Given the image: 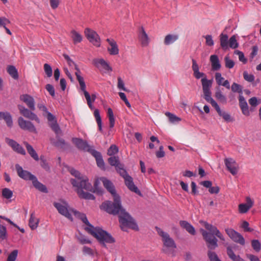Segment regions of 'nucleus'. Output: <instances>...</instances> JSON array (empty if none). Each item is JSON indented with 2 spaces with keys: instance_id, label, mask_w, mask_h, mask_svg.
I'll return each mask as SVG.
<instances>
[{
  "instance_id": "nucleus-52",
  "label": "nucleus",
  "mask_w": 261,
  "mask_h": 261,
  "mask_svg": "<svg viewBox=\"0 0 261 261\" xmlns=\"http://www.w3.org/2000/svg\"><path fill=\"white\" fill-rule=\"evenodd\" d=\"M215 80L217 84L219 86H221L223 81H225L224 77L222 76L221 73L220 72H216L215 73Z\"/></svg>"
},
{
  "instance_id": "nucleus-3",
  "label": "nucleus",
  "mask_w": 261,
  "mask_h": 261,
  "mask_svg": "<svg viewBox=\"0 0 261 261\" xmlns=\"http://www.w3.org/2000/svg\"><path fill=\"white\" fill-rule=\"evenodd\" d=\"M101 180L104 187L112 194L114 199L113 202L111 201H107L102 203L101 207L108 213H116L118 212V208L120 207V198L116 194L115 187L110 180L104 177L101 178Z\"/></svg>"
},
{
  "instance_id": "nucleus-25",
  "label": "nucleus",
  "mask_w": 261,
  "mask_h": 261,
  "mask_svg": "<svg viewBox=\"0 0 261 261\" xmlns=\"http://www.w3.org/2000/svg\"><path fill=\"white\" fill-rule=\"evenodd\" d=\"M179 39V35L177 34H169L164 38V43L166 45H169L174 43Z\"/></svg>"
},
{
  "instance_id": "nucleus-11",
  "label": "nucleus",
  "mask_w": 261,
  "mask_h": 261,
  "mask_svg": "<svg viewBox=\"0 0 261 261\" xmlns=\"http://www.w3.org/2000/svg\"><path fill=\"white\" fill-rule=\"evenodd\" d=\"M85 34L88 40L94 46L96 47L100 46V38L95 31L89 28H86Z\"/></svg>"
},
{
  "instance_id": "nucleus-16",
  "label": "nucleus",
  "mask_w": 261,
  "mask_h": 261,
  "mask_svg": "<svg viewBox=\"0 0 261 261\" xmlns=\"http://www.w3.org/2000/svg\"><path fill=\"white\" fill-rule=\"evenodd\" d=\"M16 170L18 175L22 179L25 180H32L34 179L35 175H33L31 172L28 171L23 169L21 166L19 164L15 165Z\"/></svg>"
},
{
  "instance_id": "nucleus-33",
  "label": "nucleus",
  "mask_w": 261,
  "mask_h": 261,
  "mask_svg": "<svg viewBox=\"0 0 261 261\" xmlns=\"http://www.w3.org/2000/svg\"><path fill=\"white\" fill-rule=\"evenodd\" d=\"M32 181L33 186L35 187V188H36L37 189H38V190H39L41 192H42L44 193L47 192V189L46 188V187L44 185H43L38 180V179L36 176H35L34 179H32Z\"/></svg>"
},
{
  "instance_id": "nucleus-47",
  "label": "nucleus",
  "mask_w": 261,
  "mask_h": 261,
  "mask_svg": "<svg viewBox=\"0 0 261 261\" xmlns=\"http://www.w3.org/2000/svg\"><path fill=\"white\" fill-rule=\"evenodd\" d=\"M44 70L45 73L47 75V77H50L52 76V74H53L52 68L49 64L45 63L44 65Z\"/></svg>"
},
{
  "instance_id": "nucleus-63",
  "label": "nucleus",
  "mask_w": 261,
  "mask_h": 261,
  "mask_svg": "<svg viewBox=\"0 0 261 261\" xmlns=\"http://www.w3.org/2000/svg\"><path fill=\"white\" fill-rule=\"evenodd\" d=\"M83 251L84 254H88L90 255H93V250L89 247L87 246H84L83 247Z\"/></svg>"
},
{
  "instance_id": "nucleus-57",
  "label": "nucleus",
  "mask_w": 261,
  "mask_h": 261,
  "mask_svg": "<svg viewBox=\"0 0 261 261\" xmlns=\"http://www.w3.org/2000/svg\"><path fill=\"white\" fill-rule=\"evenodd\" d=\"M208 256L210 261H221L217 255L214 252L208 251Z\"/></svg>"
},
{
  "instance_id": "nucleus-40",
  "label": "nucleus",
  "mask_w": 261,
  "mask_h": 261,
  "mask_svg": "<svg viewBox=\"0 0 261 261\" xmlns=\"http://www.w3.org/2000/svg\"><path fill=\"white\" fill-rule=\"evenodd\" d=\"M2 196L7 199H10L13 196V191L9 188H4L2 191Z\"/></svg>"
},
{
  "instance_id": "nucleus-36",
  "label": "nucleus",
  "mask_w": 261,
  "mask_h": 261,
  "mask_svg": "<svg viewBox=\"0 0 261 261\" xmlns=\"http://www.w3.org/2000/svg\"><path fill=\"white\" fill-rule=\"evenodd\" d=\"M7 70L8 73L14 79L16 80L18 78V71L15 66L9 65L7 67Z\"/></svg>"
},
{
  "instance_id": "nucleus-64",
  "label": "nucleus",
  "mask_w": 261,
  "mask_h": 261,
  "mask_svg": "<svg viewBox=\"0 0 261 261\" xmlns=\"http://www.w3.org/2000/svg\"><path fill=\"white\" fill-rule=\"evenodd\" d=\"M56 145L61 148H64L66 146V143L63 139H59L56 142Z\"/></svg>"
},
{
  "instance_id": "nucleus-50",
  "label": "nucleus",
  "mask_w": 261,
  "mask_h": 261,
  "mask_svg": "<svg viewBox=\"0 0 261 261\" xmlns=\"http://www.w3.org/2000/svg\"><path fill=\"white\" fill-rule=\"evenodd\" d=\"M118 152V147L115 145H112L108 150V154L110 156H112L113 155L116 154Z\"/></svg>"
},
{
  "instance_id": "nucleus-30",
  "label": "nucleus",
  "mask_w": 261,
  "mask_h": 261,
  "mask_svg": "<svg viewBox=\"0 0 261 261\" xmlns=\"http://www.w3.org/2000/svg\"><path fill=\"white\" fill-rule=\"evenodd\" d=\"M24 145H25L26 149L28 151V152L30 155V156L33 158L35 161H38L39 160L38 154L36 151L33 148V147L29 144L28 142H24Z\"/></svg>"
},
{
  "instance_id": "nucleus-38",
  "label": "nucleus",
  "mask_w": 261,
  "mask_h": 261,
  "mask_svg": "<svg viewBox=\"0 0 261 261\" xmlns=\"http://www.w3.org/2000/svg\"><path fill=\"white\" fill-rule=\"evenodd\" d=\"M165 115L168 117L170 122L172 123H177L181 121V119L179 117L170 112H166Z\"/></svg>"
},
{
  "instance_id": "nucleus-23",
  "label": "nucleus",
  "mask_w": 261,
  "mask_h": 261,
  "mask_svg": "<svg viewBox=\"0 0 261 261\" xmlns=\"http://www.w3.org/2000/svg\"><path fill=\"white\" fill-rule=\"evenodd\" d=\"M107 41L109 44L108 50L111 55H117L119 54V48L116 42L113 39L108 38Z\"/></svg>"
},
{
  "instance_id": "nucleus-32",
  "label": "nucleus",
  "mask_w": 261,
  "mask_h": 261,
  "mask_svg": "<svg viewBox=\"0 0 261 261\" xmlns=\"http://www.w3.org/2000/svg\"><path fill=\"white\" fill-rule=\"evenodd\" d=\"M39 222V219L35 217V213H32L31 214L29 222V225L31 229L34 230L36 229L38 226Z\"/></svg>"
},
{
  "instance_id": "nucleus-58",
  "label": "nucleus",
  "mask_w": 261,
  "mask_h": 261,
  "mask_svg": "<svg viewBox=\"0 0 261 261\" xmlns=\"http://www.w3.org/2000/svg\"><path fill=\"white\" fill-rule=\"evenodd\" d=\"M10 23V21L5 17H0V27L4 28L6 27V25Z\"/></svg>"
},
{
  "instance_id": "nucleus-35",
  "label": "nucleus",
  "mask_w": 261,
  "mask_h": 261,
  "mask_svg": "<svg viewBox=\"0 0 261 261\" xmlns=\"http://www.w3.org/2000/svg\"><path fill=\"white\" fill-rule=\"evenodd\" d=\"M71 37L72 38L74 44L80 43L83 39L82 35L75 30L71 31Z\"/></svg>"
},
{
  "instance_id": "nucleus-48",
  "label": "nucleus",
  "mask_w": 261,
  "mask_h": 261,
  "mask_svg": "<svg viewBox=\"0 0 261 261\" xmlns=\"http://www.w3.org/2000/svg\"><path fill=\"white\" fill-rule=\"evenodd\" d=\"M244 79L248 82H252L254 81V76L252 74H249L247 71L243 72Z\"/></svg>"
},
{
  "instance_id": "nucleus-59",
  "label": "nucleus",
  "mask_w": 261,
  "mask_h": 261,
  "mask_svg": "<svg viewBox=\"0 0 261 261\" xmlns=\"http://www.w3.org/2000/svg\"><path fill=\"white\" fill-rule=\"evenodd\" d=\"M37 107L40 110L43 111L44 113L43 114L44 116H45V114H46V113H48V112L45 104L42 101L39 102L37 104Z\"/></svg>"
},
{
  "instance_id": "nucleus-51",
  "label": "nucleus",
  "mask_w": 261,
  "mask_h": 261,
  "mask_svg": "<svg viewBox=\"0 0 261 261\" xmlns=\"http://www.w3.org/2000/svg\"><path fill=\"white\" fill-rule=\"evenodd\" d=\"M17 250H13L9 255L7 261H15L17 256Z\"/></svg>"
},
{
  "instance_id": "nucleus-42",
  "label": "nucleus",
  "mask_w": 261,
  "mask_h": 261,
  "mask_svg": "<svg viewBox=\"0 0 261 261\" xmlns=\"http://www.w3.org/2000/svg\"><path fill=\"white\" fill-rule=\"evenodd\" d=\"M231 89L232 91L233 92H238L240 95L243 94L242 87L236 83H233L232 84Z\"/></svg>"
},
{
  "instance_id": "nucleus-55",
  "label": "nucleus",
  "mask_w": 261,
  "mask_h": 261,
  "mask_svg": "<svg viewBox=\"0 0 261 261\" xmlns=\"http://www.w3.org/2000/svg\"><path fill=\"white\" fill-rule=\"evenodd\" d=\"M40 161H41V163H40L41 166L42 168H43L45 170H46V171L49 170V166L43 156H40Z\"/></svg>"
},
{
  "instance_id": "nucleus-54",
  "label": "nucleus",
  "mask_w": 261,
  "mask_h": 261,
  "mask_svg": "<svg viewBox=\"0 0 261 261\" xmlns=\"http://www.w3.org/2000/svg\"><path fill=\"white\" fill-rule=\"evenodd\" d=\"M205 39V44L206 45L208 46H212L214 44V42L213 39V37L212 35H207L204 36Z\"/></svg>"
},
{
  "instance_id": "nucleus-34",
  "label": "nucleus",
  "mask_w": 261,
  "mask_h": 261,
  "mask_svg": "<svg viewBox=\"0 0 261 261\" xmlns=\"http://www.w3.org/2000/svg\"><path fill=\"white\" fill-rule=\"evenodd\" d=\"M64 57L65 59L66 60V61H67V63H68V64L69 65V66H70V67H74L75 69L76 70V71L75 72L76 76L77 77L76 73H77L80 76H82L81 75V72L80 71V70L78 68V67L76 66V65L70 58V57L68 55H64Z\"/></svg>"
},
{
  "instance_id": "nucleus-41",
  "label": "nucleus",
  "mask_w": 261,
  "mask_h": 261,
  "mask_svg": "<svg viewBox=\"0 0 261 261\" xmlns=\"http://www.w3.org/2000/svg\"><path fill=\"white\" fill-rule=\"evenodd\" d=\"M8 238V233L5 226H0V243L6 240Z\"/></svg>"
},
{
  "instance_id": "nucleus-10",
  "label": "nucleus",
  "mask_w": 261,
  "mask_h": 261,
  "mask_svg": "<svg viewBox=\"0 0 261 261\" xmlns=\"http://www.w3.org/2000/svg\"><path fill=\"white\" fill-rule=\"evenodd\" d=\"M193 75L194 77L196 79H201V82L202 86V90L204 94V98L205 99V90H208L210 92V96H211V88L212 86L213 80H207L206 76V75L199 71L195 72L193 73Z\"/></svg>"
},
{
  "instance_id": "nucleus-29",
  "label": "nucleus",
  "mask_w": 261,
  "mask_h": 261,
  "mask_svg": "<svg viewBox=\"0 0 261 261\" xmlns=\"http://www.w3.org/2000/svg\"><path fill=\"white\" fill-rule=\"evenodd\" d=\"M180 226L185 229L189 233L194 235L195 234V230L194 227L186 221H180L179 222Z\"/></svg>"
},
{
  "instance_id": "nucleus-28",
  "label": "nucleus",
  "mask_w": 261,
  "mask_h": 261,
  "mask_svg": "<svg viewBox=\"0 0 261 261\" xmlns=\"http://www.w3.org/2000/svg\"><path fill=\"white\" fill-rule=\"evenodd\" d=\"M0 120H4L8 126L11 127L12 126L13 121L10 113L0 112Z\"/></svg>"
},
{
  "instance_id": "nucleus-56",
  "label": "nucleus",
  "mask_w": 261,
  "mask_h": 261,
  "mask_svg": "<svg viewBox=\"0 0 261 261\" xmlns=\"http://www.w3.org/2000/svg\"><path fill=\"white\" fill-rule=\"evenodd\" d=\"M249 224L246 221H243L241 224V227L244 229L245 231L252 232L253 231L252 228L249 227Z\"/></svg>"
},
{
  "instance_id": "nucleus-22",
  "label": "nucleus",
  "mask_w": 261,
  "mask_h": 261,
  "mask_svg": "<svg viewBox=\"0 0 261 261\" xmlns=\"http://www.w3.org/2000/svg\"><path fill=\"white\" fill-rule=\"evenodd\" d=\"M93 64L98 68H102L106 71H112V68L109 66L108 63L103 59H95L93 60Z\"/></svg>"
},
{
  "instance_id": "nucleus-5",
  "label": "nucleus",
  "mask_w": 261,
  "mask_h": 261,
  "mask_svg": "<svg viewBox=\"0 0 261 261\" xmlns=\"http://www.w3.org/2000/svg\"><path fill=\"white\" fill-rule=\"evenodd\" d=\"M116 213H110L113 215L119 214V222L121 229L126 231L127 228H131L135 230H138V226L131 216L123 208L120 201V207Z\"/></svg>"
},
{
  "instance_id": "nucleus-19",
  "label": "nucleus",
  "mask_w": 261,
  "mask_h": 261,
  "mask_svg": "<svg viewBox=\"0 0 261 261\" xmlns=\"http://www.w3.org/2000/svg\"><path fill=\"white\" fill-rule=\"evenodd\" d=\"M5 140L6 142L10 146L15 152L22 155L26 154L25 151L23 148L14 140L6 138Z\"/></svg>"
},
{
  "instance_id": "nucleus-39",
  "label": "nucleus",
  "mask_w": 261,
  "mask_h": 261,
  "mask_svg": "<svg viewBox=\"0 0 261 261\" xmlns=\"http://www.w3.org/2000/svg\"><path fill=\"white\" fill-rule=\"evenodd\" d=\"M76 238L82 244L91 243V241L88 238L81 233H79L77 234H76Z\"/></svg>"
},
{
  "instance_id": "nucleus-1",
  "label": "nucleus",
  "mask_w": 261,
  "mask_h": 261,
  "mask_svg": "<svg viewBox=\"0 0 261 261\" xmlns=\"http://www.w3.org/2000/svg\"><path fill=\"white\" fill-rule=\"evenodd\" d=\"M54 205L61 215L68 219L72 220V214L80 219L87 225L85 228V230L95 238L103 247H106V243H113L115 242L114 239L110 234L100 227H94L89 223L85 214L71 208L66 201L60 199L58 201L54 202Z\"/></svg>"
},
{
  "instance_id": "nucleus-45",
  "label": "nucleus",
  "mask_w": 261,
  "mask_h": 261,
  "mask_svg": "<svg viewBox=\"0 0 261 261\" xmlns=\"http://www.w3.org/2000/svg\"><path fill=\"white\" fill-rule=\"evenodd\" d=\"M116 170L117 172L122 176L124 178H125L126 176H128L126 171L123 168V166L122 164L119 165L116 168Z\"/></svg>"
},
{
  "instance_id": "nucleus-20",
  "label": "nucleus",
  "mask_w": 261,
  "mask_h": 261,
  "mask_svg": "<svg viewBox=\"0 0 261 261\" xmlns=\"http://www.w3.org/2000/svg\"><path fill=\"white\" fill-rule=\"evenodd\" d=\"M138 38L143 47L148 46L150 42V39L143 27H141L139 29Z\"/></svg>"
},
{
  "instance_id": "nucleus-53",
  "label": "nucleus",
  "mask_w": 261,
  "mask_h": 261,
  "mask_svg": "<svg viewBox=\"0 0 261 261\" xmlns=\"http://www.w3.org/2000/svg\"><path fill=\"white\" fill-rule=\"evenodd\" d=\"M117 87L119 90L127 91V89L125 87L124 83L120 77H118Z\"/></svg>"
},
{
  "instance_id": "nucleus-6",
  "label": "nucleus",
  "mask_w": 261,
  "mask_h": 261,
  "mask_svg": "<svg viewBox=\"0 0 261 261\" xmlns=\"http://www.w3.org/2000/svg\"><path fill=\"white\" fill-rule=\"evenodd\" d=\"M155 229L158 234L162 238L164 245L162 249L163 252L167 254L170 253L176 248L174 241L167 232L164 231L161 228L155 227Z\"/></svg>"
},
{
  "instance_id": "nucleus-14",
  "label": "nucleus",
  "mask_w": 261,
  "mask_h": 261,
  "mask_svg": "<svg viewBox=\"0 0 261 261\" xmlns=\"http://www.w3.org/2000/svg\"><path fill=\"white\" fill-rule=\"evenodd\" d=\"M225 231L227 235L232 239L234 242L239 243L242 245L245 244V241L244 237L238 232L235 231L232 228H226Z\"/></svg>"
},
{
  "instance_id": "nucleus-26",
  "label": "nucleus",
  "mask_w": 261,
  "mask_h": 261,
  "mask_svg": "<svg viewBox=\"0 0 261 261\" xmlns=\"http://www.w3.org/2000/svg\"><path fill=\"white\" fill-rule=\"evenodd\" d=\"M91 154L95 158L97 166L101 169H104L105 163L100 153L94 150H91Z\"/></svg>"
},
{
  "instance_id": "nucleus-61",
  "label": "nucleus",
  "mask_w": 261,
  "mask_h": 261,
  "mask_svg": "<svg viewBox=\"0 0 261 261\" xmlns=\"http://www.w3.org/2000/svg\"><path fill=\"white\" fill-rule=\"evenodd\" d=\"M227 253L228 255V256L232 260H233L234 259H236L238 256H237L234 253L233 251H232V249L230 247H227Z\"/></svg>"
},
{
  "instance_id": "nucleus-60",
  "label": "nucleus",
  "mask_w": 261,
  "mask_h": 261,
  "mask_svg": "<svg viewBox=\"0 0 261 261\" xmlns=\"http://www.w3.org/2000/svg\"><path fill=\"white\" fill-rule=\"evenodd\" d=\"M45 88L51 96H53V97L55 96V89L53 85H51V84H47L46 85Z\"/></svg>"
},
{
  "instance_id": "nucleus-17",
  "label": "nucleus",
  "mask_w": 261,
  "mask_h": 261,
  "mask_svg": "<svg viewBox=\"0 0 261 261\" xmlns=\"http://www.w3.org/2000/svg\"><path fill=\"white\" fill-rule=\"evenodd\" d=\"M72 141L76 146L81 150L88 151L90 153H91V150H94L88 145L87 142L82 139L73 138Z\"/></svg>"
},
{
  "instance_id": "nucleus-2",
  "label": "nucleus",
  "mask_w": 261,
  "mask_h": 261,
  "mask_svg": "<svg viewBox=\"0 0 261 261\" xmlns=\"http://www.w3.org/2000/svg\"><path fill=\"white\" fill-rule=\"evenodd\" d=\"M69 171L71 174L75 177V179H71V182L73 187L76 188V192L80 198L87 200H94L95 199L93 194L87 192H84L83 190L93 193H97L99 194L101 193V190H97L96 187L93 188L91 184L89 183L87 177L81 175L78 171L73 168H71Z\"/></svg>"
},
{
  "instance_id": "nucleus-27",
  "label": "nucleus",
  "mask_w": 261,
  "mask_h": 261,
  "mask_svg": "<svg viewBox=\"0 0 261 261\" xmlns=\"http://www.w3.org/2000/svg\"><path fill=\"white\" fill-rule=\"evenodd\" d=\"M210 62L213 70L217 71L220 69L221 66L220 63L219 58L217 55H211L210 57Z\"/></svg>"
},
{
  "instance_id": "nucleus-13",
  "label": "nucleus",
  "mask_w": 261,
  "mask_h": 261,
  "mask_svg": "<svg viewBox=\"0 0 261 261\" xmlns=\"http://www.w3.org/2000/svg\"><path fill=\"white\" fill-rule=\"evenodd\" d=\"M224 163L227 169L232 175H235L238 173L239 166L234 159L231 158H225Z\"/></svg>"
},
{
  "instance_id": "nucleus-37",
  "label": "nucleus",
  "mask_w": 261,
  "mask_h": 261,
  "mask_svg": "<svg viewBox=\"0 0 261 261\" xmlns=\"http://www.w3.org/2000/svg\"><path fill=\"white\" fill-rule=\"evenodd\" d=\"M94 115L95 118L96 122L97 123L99 130L101 132H102V121L100 116L99 112L98 109H95L94 110Z\"/></svg>"
},
{
  "instance_id": "nucleus-7",
  "label": "nucleus",
  "mask_w": 261,
  "mask_h": 261,
  "mask_svg": "<svg viewBox=\"0 0 261 261\" xmlns=\"http://www.w3.org/2000/svg\"><path fill=\"white\" fill-rule=\"evenodd\" d=\"M205 100L208 103H211L212 106L214 108L219 115L222 117L223 119L226 122H231L233 121V119L231 117L230 115L224 111H222L217 102L210 96V92L208 90H205Z\"/></svg>"
},
{
  "instance_id": "nucleus-18",
  "label": "nucleus",
  "mask_w": 261,
  "mask_h": 261,
  "mask_svg": "<svg viewBox=\"0 0 261 261\" xmlns=\"http://www.w3.org/2000/svg\"><path fill=\"white\" fill-rule=\"evenodd\" d=\"M20 99L25 103L31 110L34 111L35 110V99L31 95L27 94L21 95Z\"/></svg>"
},
{
  "instance_id": "nucleus-31",
  "label": "nucleus",
  "mask_w": 261,
  "mask_h": 261,
  "mask_svg": "<svg viewBox=\"0 0 261 261\" xmlns=\"http://www.w3.org/2000/svg\"><path fill=\"white\" fill-rule=\"evenodd\" d=\"M215 98L220 102L223 104H225L227 102V98L223 94L220 88H217L215 93Z\"/></svg>"
},
{
  "instance_id": "nucleus-43",
  "label": "nucleus",
  "mask_w": 261,
  "mask_h": 261,
  "mask_svg": "<svg viewBox=\"0 0 261 261\" xmlns=\"http://www.w3.org/2000/svg\"><path fill=\"white\" fill-rule=\"evenodd\" d=\"M108 162L111 166H115L116 168L121 164L118 158L115 156L110 157L108 159Z\"/></svg>"
},
{
  "instance_id": "nucleus-62",
  "label": "nucleus",
  "mask_w": 261,
  "mask_h": 261,
  "mask_svg": "<svg viewBox=\"0 0 261 261\" xmlns=\"http://www.w3.org/2000/svg\"><path fill=\"white\" fill-rule=\"evenodd\" d=\"M235 53L239 56V60L244 63H245L247 61L246 59L245 58L244 54L240 51L236 50Z\"/></svg>"
},
{
  "instance_id": "nucleus-44",
  "label": "nucleus",
  "mask_w": 261,
  "mask_h": 261,
  "mask_svg": "<svg viewBox=\"0 0 261 261\" xmlns=\"http://www.w3.org/2000/svg\"><path fill=\"white\" fill-rule=\"evenodd\" d=\"M251 245L253 249L256 252H259L261 249V244L257 240H253L251 241Z\"/></svg>"
},
{
  "instance_id": "nucleus-12",
  "label": "nucleus",
  "mask_w": 261,
  "mask_h": 261,
  "mask_svg": "<svg viewBox=\"0 0 261 261\" xmlns=\"http://www.w3.org/2000/svg\"><path fill=\"white\" fill-rule=\"evenodd\" d=\"M18 109L20 113L24 117L32 120H35L38 123H40V121L37 115L30 109H27L24 106L20 105H18Z\"/></svg>"
},
{
  "instance_id": "nucleus-15",
  "label": "nucleus",
  "mask_w": 261,
  "mask_h": 261,
  "mask_svg": "<svg viewBox=\"0 0 261 261\" xmlns=\"http://www.w3.org/2000/svg\"><path fill=\"white\" fill-rule=\"evenodd\" d=\"M18 122L21 129L27 130L35 134L37 133L35 126L31 121L25 120L22 117H20L18 119Z\"/></svg>"
},
{
  "instance_id": "nucleus-49",
  "label": "nucleus",
  "mask_w": 261,
  "mask_h": 261,
  "mask_svg": "<svg viewBox=\"0 0 261 261\" xmlns=\"http://www.w3.org/2000/svg\"><path fill=\"white\" fill-rule=\"evenodd\" d=\"M50 125L52 129L55 132V133L57 135H59L61 133V129L60 128L59 126L57 123V121L50 123Z\"/></svg>"
},
{
  "instance_id": "nucleus-8",
  "label": "nucleus",
  "mask_w": 261,
  "mask_h": 261,
  "mask_svg": "<svg viewBox=\"0 0 261 261\" xmlns=\"http://www.w3.org/2000/svg\"><path fill=\"white\" fill-rule=\"evenodd\" d=\"M220 45L224 50L228 49V47L236 49L239 46L236 35L232 36L228 40V35L222 33L220 35Z\"/></svg>"
},
{
  "instance_id": "nucleus-24",
  "label": "nucleus",
  "mask_w": 261,
  "mask_h": 261,
  "mask_svg": "<svg viewBox=\"0 0 261 261\" xmlns=\"http://www.w3.org/2000/svg\"><path fill=\"white\" fill-rule=\"evenodd\" d=\"M124 179L125 184L127 187L131 191L135 192L136 194L139 195H141V192L138 188L135 185L133 179L132 177L129 175L126 176Z\"/></svg>"
},
{
  "instance_id": "nucleus-21",
  "label": "nucleus",
  "mask_w": 261,
  "mask_h": 261,
  "mask_svg": "<svg viewBox=\"0 0 261 261\" xmlns=\"http://www.w3.org/2000/svg\"><path fill=\"white\" fill-rule=\"evenodd\" d=\"M246 201V203H241L239 205V212L241 214L246 213L253 205L254 201L250 197H247Z\"/></svg>"
},
{
  "instance_id": "nucleus-4",
  "label": "nucleus",
  "mask_w": 261,
  "mask_h": 261,
  "mask_svg": "<svg viewBox=\"0 0 261 261\" xmlns=\"http://www.w3.org/2000/svg\"><path fill=\"white\" fill-rule=\"evenodd\" d=\"M204 226L209 232L203 229H201L200 231L207 243L208 249L213 250L218 246V240L214 236H217L222 241L225 240L224 237L216 226L205 222H204Z\"/></svg>"
},
{
  "instance_id": "nucleus-46",
  "label": "nucleus",
  "mask_w": 261,
  "mask_h": 261,
  "mask_svg": "<svg viewBox=\"0 0 261 261\" xmlns=\"http://www.w3.org/2000/svg\"><path fill=\"white\" fill-rule=\"evenodd\" d=\"M224 61L225 63V66L226 68L231 69L233 67L234 63L232 60L230 59L228 56H226L225 57Z\"/></svg>"
},
{
  "instance_id": "nucleus-9",
  "label": "nucleus",
  "mask_w": 261,
  "mask_h": 261,
  "mask_svg": "<svg viewBox=\"0 0 261 261\" xmlns=\"http://www.w3.org/2000/svg\"><path fill=\"white\" fill-rule=\"evenodd\" d=\"M77 80L78 81L80 85V89L83 92L85 98L86 99L87 104L89 107L91 109H93L94 107L92 105L93 102L96 99V95L92 94L91 96L89 93L86 91V86L84 82V78L82 76H80L77 73Z\"/></svg>"
}]
</instances>
